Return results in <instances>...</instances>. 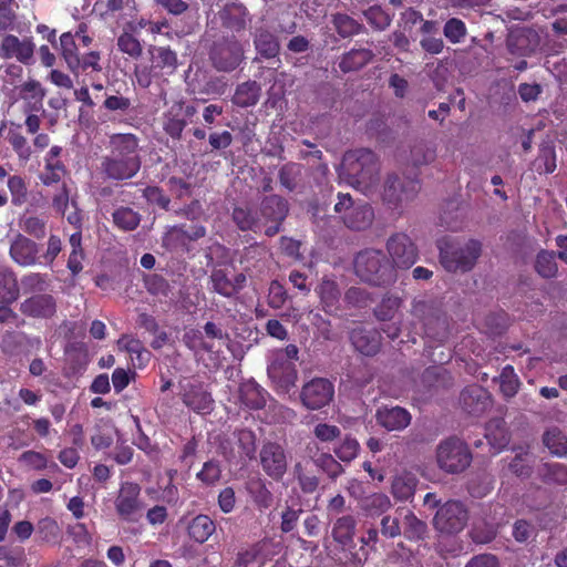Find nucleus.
<instances>
[{"label": "nucleus", "mask_w": 567, "mask_h": 567, "mask_svg": "<svg viewBox=\"0 0 567 567\" xmlns=\"http://www.w3.org/2000/svg\"><path fill=\"white\" fill-rule=\"evenodd\" d=\"M374 54L370 49H352L346 52L340 61L339 69L343 73L358 71L372 61Z\"/></svg>", "instance_id": "nucleus-42"}, {"label": "nucleus", "mask_w": 567, "mask_h": 567, "mask_svg": "<svg viewBox=\"0 0 567 567\" xmlns=\"http://www.w3.org/2000/svg\"><path fill=\"white\" fill-rule=\"evenodd\" d=\"M533 166L538 174H551L557 167L556 150L553 143L546 142L539 145L538 155Z\"/></svg>", "instance_id": "nucleus-45"}, {"label": "nucleus", "mask_w": 567, "mask_h": 567, "mask_svg": "<svg viewBox=\"0 0 567 567\" xmlns=\"http://www.w3.org/2000/svg\"><path fill=\"white\" fill-rule=\"evenodd\" d=\"M299 398L307 410H320L332 402L334 384L327 378H312L302 385Z\"/></svg>", "instance_id": "nucleus-13"}, {"label": "nucleus", "mask_w": 567, "mask_h": 567, "mask_svg": "<svg viewBox=\"0 0 567 567\" xmlns=\"http://www.w3.org/2000/svg\"><path fill=\"white\" fill-rule=\"evenodd\" d=\"M354 349L363 355L373 357L381 348V334L374 328L358 327L350 332Z\"/></svg>", "instance_id": "nucleus-23"}, {"label": "nucleus", "mask_w": 567, "mask_h": 567, "mask_svg": "<svg viewBox=\"0 0 567 567\" xmlns=\"http://www.w3.org/2000/svg\"><path fill=\"white\" fill-rule=\"evenodd\" d=\"M197 113L193 104H187L184 100H177L162 115V127L166 135L174 141L182 140L183 132Z\"/></svg>", "instance_id": "nucleus-12"}, {"label": "nucleus", "mask_w": 567, "mask_h": 567, "mask_svg": "<svg viewBox=\"0 0 567 567\" xmlns=\"http://www.w3.org/2000/svg\"><path fill=\"white\" fill-rule=\"evenodd\" d=\"M543 443L551 454L567 455V436L560 429L556 426L548 429L543 435Z\"/></svg>", "instance_id": "nucleus-53"}, {"label": "nucleus", "mask_w": 567, "mask_h": 567, "mask_svg": "<svg viewBox=\"0 0 567 567\" xmlns=\"http://www.w3.org/2000/svg\"><path fill=\"white\" fill-rule=\"evenodd\" d=\"M117 50L127 55L130 59L136 61L143 55V44L138 35L127 31L124 27L122 32L116 39Z\"/></svg>", "instance_id": "nucleus-46"}, {"label": "nucleus", "mask_w": 567, "mask_h": 567, "mask_svg": "<svg viewBox=\"0 0 567 567\" xmlns=\"http://www.w3.org/2000/svg\"><path fill=\"white\" fill-rule=\"evenodd\" d=\"M206 236L200 224H178L169 227L163 236V244L174 251L188 252L189 244Z\"/></svg>", "instance_id": "nucleus-14"}, {"label": "nucleus", "mask_w": 567, "mask_h": 567, "mask_svg": "<svg viewBox=\"0 0 567 567\" xmlns=\"http://www.w3.org/2000/svg\"><path fill=\"white\" fill-rule=\"evenodd\" d=\"M386 250L391 257V265L401 269L411 268L419 258L417 246L404 233L391 235L386 241Z\"/></svg>", "instance_id": "nucleus-15"}, {"label": "nucleus", "mask_w": 567, "mask_h": 567, "mask_svg": "<svg viewBox=\"0 0 567 567\" xmlns=\"http://www.w3.org/2000/svg\"><path fill=\"white\" fill-rule=\"evenodd\" d=\"M260 465L267 476L281 481L287 472L288 462L285 449L277 442H265L259 452Z\"/></svg>", "instance_id": "nucleus-17"}, {"label": "nucleus", "mask_w": 567, "mask_h": 567, "mask_svg": "<svg viewBox=\"0 0 567 567\" xmlns=\"http://www.w3.org/2000/svg\"><path fill=\"white\" fill-rule=\"evenodd\" d=\"M355 275L373 286H388L395 281L396 272L381 250L367 249L354 259Z\"/></svg>", "instance_id": "nucleus-3"}, {"label": "nucleus", "mask_w": 567, "mask_h": 567, "mask_svg": "<svg viewBox=\"0 0 567 567\" xmlns=\"http://www.w3.org/2000/svg\"><path fill=\"white\" fill-rule=\"evenodd\" d=\"M485 437L489 444L501 451L508 444V436L505 427L502 425L501 420L492 421L486 427Z\"/></svg>", "instance_id": "nucleus-58"}, {"label": "nucleus", "mask_w": 567, "mask_h": 567, "mask_svg": "<svg viewBox=\"0 0 567 567\" xmlns=\"http://www.w3.org/2000/svg\"><path fill=\"white\" fill-rule=\"evenodd\" d=\"M231 219L241 231L258 233L261 228V219L258 210L248 204L235 206L233 208Z\"/></svg>", "instance_id": "nucleus-34"}, {"label": "nucleus", "mask_w": 567, "mask_h": 567, "mask_svg": "<svg viewBox=\"0 0 567 567\" xmlns=\"http://www.w3.org/2000/svg\"><path fill=\"white\" fill-rule=\"evenodd\" d=\"M117 344L120 349L130 354L134 368L144 369L148 364L152 352L145 348L140 339L124 334L118 339Z\"/></svg>", "instance_id": "nucleus-30"}, {"label": "nucleus", "mask_w": 567, "mask_h": 567, "mask_svg": "<svg viewBox=\"0 0 567 567\" xmlns=\"http://www.w3.org/2000/svg\"><path fill=\"white\" fill-rule=\"evenodd\" d=\"M357 525L358 520L351 514L342 515L333 522L331 537L342 549L354 548Z\"/></svg>", "instance_id": "nucleus-26"}, {"label": "nucleus", "mask_w": 567, "mask_h": 567, "mask_svg": "<svg viewBox=\"0 0 567 567\" xmlns=\"http://www.w3.org/2000/svg\"><path fill=\"white\" fill-rule=\"evenodd\" d=\"M417 484L415 473L403 470L392 477L390 492L395 501L410 502L415 495Z\"/></svg>", "instance_id": "nucleus-27"}, {"label": "nucleus", "mask_w": 567, "mask_h": 567, "mask_svg": "<svg viewBox=\"0 0 567 567\" xmlns=\"http://www.w3.org/2000/svg\"><path fill=\"white\" fill-rule=\"evenodd\" d=\"M233 437L238 449V457L241 461H251L256 457L257 437L252 430L247 427L236 429Z\"/></svg>", "instance_id": "nucleus-41"}, {"label": "nucleus", "mask_w": 567, "mask_h": 567, "mask_svg": "<svg viewBox=\"0 0 567 567\" xmlns=\"http://www.w3.org/2000/svg\"><path fill=\"white\" fill-rule=\"evenodd\" d=\"M460 402L466 413L480 415L488 408L489 395L483 388L471 385L461 392Z\"/></svg>", "instance_id": "nucleus-28"}, {"label": "nucleus", "mask_w": 567, "mask_h": 567, "mask_svg": "<svg viewBox=\"0 0 567 567\" xmlns=\"http://www.w3.org/2000/svg\"><path fill=\"white\" fill-rule=\"evenodd\" d=\"M8 188L11 194V203L14 206L23 205L28 199V187L23 177L12 175L8 178Z\"/></svg>", "instance_id": "nucleus-62"}, {"label": "nucleus", "mask_w": 567, "mask_h": 567, "mask_svg": "<svg viewBox=\"0 0 567 567\" xmlns=\"http://www.w3.org/2000/svg\"><path fill=\"white\" fill-rule=\"evenodd\" d=\"M282 359H272L268 365V375L279 391L289 392L297 381L295 363H287Z\"/></svg>", "instance_id": "nucleus-24"}, {"label": "nucleus", "mask_w": 567, "mask_h": 567, "mask_svg": "<svg viewBox=\"0 0 567 567\" xmlns=\"http://www.w3.org/2000/svg\"><path fill=\"white\" fill-rule=\"evenodd\" d=\"M181 399L183 403L197 414H210L214 410V399L202 381L188 380L181 383Z\"/></svg>", "instance_id": "nucleus-16"}, {"label": "nucleus", "mask_w": 567, "mask_h": 567, "mask_svg": "<svg viewBox=\"0 0 567 567\" xmlns=\"http://www.w3.org/2000/svg\"><path fill=\"white\" fill-rule=\"evenodd\" d=\"M50 280L47 274L29 272L21 278L22 291L24 295H38L45 291Z\"/></svg>", "instance_id": "nucleus-54"}, {"label": "nucleus", "mask_w": 567, "mask_h": 567, "mask_svg": "<svg viewBox=\"0 0 567 567\" xmlns=\"http://www.w3.org/2000/svg\"><path fill=\"white\" fill-rule=\"evenodd\" d=\"M60 52L68 68H70L72 64L78 65V45L71 32H64L60 35Z\"/></svg>", "instance_id": "nucleus-59"}, {"label": "nucleus", "mask_w": 567, "mask_h": 567, "mask_svg": "<svg viewBox=\"0 0 567 567\" xmlns=\"http://www.w3.org/2000/svg\"><path fill=\"white\" fill-rule=\"evenodd\" d=\"M392 507L391 499L384 493H373L360 502L361 511L369 517H378Z\"/></svg>", "instance_id": "nucleus-44"}, {"label": "nucleus", "mask_w": 567, "mask_h": 567, "mask_svg": "<svg viewBox=\"0 0 567 567\" xmlns=\"http://www.w3.org/2000/svg\"><path fill=\"white\" fill-rule=\"evenodd\" d=\"M66 173L65 165L62 162H49L44 164V169L39 178L45 186L59 184Z\"/></svg>", "instance_id": "nucleus-61"}, {"label": "nucleus", "mask_w": 567, "mask_h": 567, "mask_svg": "<svg viewBox=\"0 0 567 567\" xmlns=\"http://www.w3.org/2000/svg\"><path fill=\"white\" fill-rule=\"evenodd\" d=\"M443 33L451 43L456 44L464 40L467 29L461 19L451 18L445 22Z\"/></svg>", "instance_id": "nucleus-63"}, {"label": "nucleus", "mask_w": 567, "mask_h": 567, "mask_svg": "<svg viewBox=\"0 0 567 567\" xmlns=\"http://www.w3.org/2000/svg\"><path fill=\"white\" fill-rule=\"evenodd\" d=\"M255 49L265 59L278 55L280 44L278 38L267 28H257L254 35Z\"/></svg>", "instance_id": "nucleus-40"}, {"label": "nucleus", "mask_w": 567, "mask_h": 567, "mask_svg": "<svg viewBox=\"0 0 567 567\" xmlns=\"http://www.w3.org/2000/svg\"><path fill=\"white\" fill-rule=\"evenodd\" d=\"M377 424L388 432L403 431L411 424V413L399 405H381L375 411Z\"/></svg>", "instance_id": "nucleus-21"}, {"label": "nucleus", "mask_w": 567, "mask_h": 567, "mask_svg": "<svg viewBox=\"0 0 567 567\" xmlns=\"http://www.w3.org/2000/svg\"><path fill=\"white\" fill-rule=\"evenodd\" d=\"M39 245L29 237L18 234L10 244L9 255L20 267L40 264Z\"/></svg>", "instance_id": "nucleus-22"}, {"label": "nucleus", "mask_w": 567, "mask_h": 567, "mask_svg": "<svg viewBox=\"0 0 567 567\" xmlns=\"http://www.w3.org/2000/svg\"><path fill=\"white\" fill-rule=\"evenodd\" d=\"M539 477L547 485H567V465L558 462L545 463Z\"/></svg>", "instance_id": "nucleus-49"}, {"label": "nucleus", "mask_w": 567, "mask_h": 567, "mask_svg": "<svg viewBox=\"0 0 567 567\" xmlns=\"http://www.w3.org/2000/svg\"><path fill=\"white\" fill-rule=\"evenodd\" d=\"M186 529L192 540L204 544L216 532V524L208 515L198 514L189 520Z\"/></svg>", "instance_id": "nucleus-38"}, {"label": "nucleus", "mask_w": 567, "mask_h": 567, "mask_svg": "<svg viewBox=\"0 0 567 567\" xmlns=\"http://www.w3.org/2000/svg\"><path fill=\"white\" fill-rule=\"evenodd\" d=\"M20 297L17 274L9 267H0V303L12 305Z\"/></svg>", "instance_id": "nucleus-36"}, {"label": "nucleus", "mask_w": 567, "mask_h": 567, "mask_svg": "<svg viewBox=\"0 0 567 567\" xmlns=\"http://www.w3.org/2000/svg\"><path fill=\"white\" fill-rule=\"evenodd\" d=\"M151 54V62L153 68L157 70V72H162L165 74H172L175 72L177 68V53L172 50L169 47H155L152 45L148 49Z\"/></svg>", "instance_id": "nucleus-35"}, {"label": "nucleus", "mask_w": 567, "mask_h": 567, "mask_svg": "<svg viewBox=\"0 0 567 567\" xmlns=\"http://www.w3.org/2000/svg\"><path fill=\"white\" fill-rule=\"evenodd\" d=\"M35 533L41 542L51 545L59 544L62 537V530L58 522L49 516L38 522Z\"/></svg>", "instance_id": "nucleus-50"}, {"label": "nucleus", "mask_w": 567, "mask_h": 567, "mask_svg": "<svg viewBox=\"0 0 567 567\" xmlns=\"http://www.w3.org/2000/svg\"><path fill=\"white\" fill-rule=\"evenodd\" d=\"M142 220L138 212L127 206H120L112 213L113 225L122 231L135 230Z\"/></svg>", "instance_id": "nucleus-43"}, {"label": "nucleus", "mask_w": 567, "mask_h": 567, "mask_svg": "<svg viewBox=\"0 0 567 567\" xmlns=\"http://www.w3.org/2000/svg\"><path fill=\"white\" fill-rule=\"evenodd\" d=\"M239 399L249 410H261L267 403V392L256 382L248 381L240 385Z\"/></svg>", "instance_id": "nucleus-37"}, {"label": "nucleus", "mask_w": 567, "mask_h": 567, "mask_svg": "<svg viewBox=\"0 0 567 567\" xmlns=\"http://www.w3.org/2000/svg\"><path fill=\"white\" fill-rule=\"evenodd\" d=\"M440 261L444 269L451 272L470 271L481 256L482 245L471 239L464 245L444 239L440 241Z\"/></svg>", "instance_id": "nucleus-5"}, {"label": "nucleus", "mask_w": 567, "mask_h": 567, "mask_svg": "<svg viewBox=\"0 0 567 567\" xmlns=\"http://www.w3.org/2000/svg\"><path fill=\"white\" fill-rule=\"evenodd\" d=\"M360 451V444L357 439L347 435L340 444L334 446L333 452L336 456L344 463L353 461Z\"/></svg>", "instance_id": "nucleus-60"}, {"label": "nucleus", "mask_w": 567, "mask_h": 567, "mask_svg": "<svg viewBox=\"0 0 567 567\" xmlns=\"http://www.w3.org/2000/svg\"><path fill=\"white\" fill-rule=\"evenodd\" d=\"M538 45V37L532 31H519L507 39V50L517 56L532 55Z\"/></svg>", "instance_id": "nucleus-32"}, {"label": "nucleus", "mask_w": 567, "mask_h": 567, "mask_svg": "<svg viewBox=\"0 0 567 567\" xmlns=\"http://www.w3.org/2000/svg\"><path fill=\"white\" fill-rule=\"evenodd\" d=\"M260 85L256 81L239 84L235 91L233 102L240 107L254 106L260 97Z\"/></svg>", "instance_id": "nucleus-47"}, {"label": "nucleus", "mask_w": 567, "mask_h": 567, "mask_svg": "<svg viewBox=\"0 0 567 567\" xmlns=\"http://www.w3.org/2000/svg\"><path fill=\"white\" fill-rule=\"evenodd\" d=\"M110 154L101 161L105 178L116 182L133 178L141 169L138 138L132 133H117L110 137Z\"/></svg>", "instance_id": "nucleus-1"}, {"label": "nucleus", "mask_w": 567, "mask_h": 567, "mask_svg": "<svg viewBox=\"0 0 567 567\" xmlns=\"http://www.w3.org/2000/svg\"><path fill=\"white\" fill-rule=\"evenodd\" d=\"M35 45L31 38L20 40L17 35L6 34L0 42V58L16 59L24 65L33 63Z\"/></svg>", "instance_id": "nucleus-19"}, {"label": "nucleus", "mask_w": 567, "mask_h": 567, "mask_svg": "<svg viewBox=\"0 0 567 567\" xmlns=\"http://www.w3.org/2000/svg\"><path fill=\"white\" fill-rule=\"evenodd\" d=\"M468 520V511L461 501L450 499L440 506L433 518L436 530L443 534L462 532Z\"/></svg>", "instance_id": "nucleus-10"}, {"label": "nucleus", "mask_w": 567, "mask_h": 567, "mask_svg": "<svg viewBox=\"0 0 567 567\" xmlns=\"http://www.w3.org/2000/svg\"><path fill=\"white\" fill-rule=\"evenodd\" d=\"M520 381L512 365L507 364L502 369L499 375L501 392L506 398H513L517 393Z\"/></svg>", "instance_id": "nucleus-57"}, {"label": "nucleus", "mask_w": 567, "mask_h": 567, "mask_svg": "<svg viewBox=\"0 0 567 567\" xmlns=\"http://www.w3.org/2000/svg\"><path fill=\"white\" fill-rule=\"evenodd\" d=\"M217 16L221 27L233 34L246 31L252 21L248 8L238 0H229L224 3Z\"/></svg>", "instance_id": "nucleus-18"}, {"label": "nucleus", "mask_w": 567, "mask_h": 567, "mask_svg": "<svg viewBox=\"0 0 567 567\" xmlns=\"http://www.w3.org/2000/svg\"><path fill=\"white\" fill-rule=\"evenodd\" d=\"M56 300L50 293H38L25 298L19 306V311L33 319H51L56 313Z\"/></svg>", "instance_id": "nucleus-20"}, {"label": "nucleus", "mask_w": 567, "mask_h": 567, "mask_svg": "<svg viewBox=\"0 0 567 567\" xmlns=\"http://www.w3.org/2000/svg\"><path fill=\"white\" fill-rule=\"evenodd\" d=\"M244 59V45L235 34L216 37L208 47V60L218 72L235 71Z\"/></svg>", "instance_id": "nucleus-6"}, {"label": "nucleus", "mask_w": 567, "mask_h": 567, "mask_svg": "<svg viewBox=\"0 0 567 567\" xmlns=\"http://www.w3.org/2000/svg\"><path fill=\"white\" fill-rule=\"evenodd\" d=\"M258 213L261 226L268 225L265 235L272 237L280 231L281 225L289 213L288 200L276 194L265 196L260 202Z\"/></svg>", "instance_id": "nucleus-11"}, {"label": "nucleus", "mask_w": 567, "mask_h": 567, "mask_svg": "<svg viewBox=\"0 0 567 567\" xmlns=\"http://www.w3.org/2000/svg\"><path fill=\"white\" fill-rule=\"evenodd\" d=\"M301 169L302 166L293 162L282 165L278 173L280 185L288 192H293L301 178Z\"/></svg>", "instance_id": "nucleus-55"}, {"label": "nucleus", "mask_w": 567, "mask_h": 567, "mask_svg": "<svg viewBox=\"0 0 567 567\" xmlns=\"http://www.w3.org/2000/svg\"><path fill=\"white\" fill-rule=\"evenodd\" d=\"M472 452L465 441L450 436L436 447L437 466L447 474L463 473L472 463Z\"/></svg>", "instance_id": "nucleus-7"}, {"label": "nucleus", "mask_w": 567, "mask_h": 567, "mask_svg": "<svg viewBox=\"0 0 567 567\" xmlns=\"http://www.w3.org/2000/svg\"><path fill=\"white\" fill-rule=\"evenodd\" d=\"M315 464L332 480L343 473L342 465L329 453L319 454L315 458Z\"/></svg>", "instance_id": "nucleus-64"}, {"label": "nucleus", "mask_w": 567, "mask_h": 567, "mask_svg": "<svg viewBox=\"0 0 567 567\" xmlns=\"http://www.w3.org/2000/svg\"><path fill=\"white\" fill-rule=\"evenodd\" d=\"M410 312L421 324L424 337L437 342L447 338V319L440 301L413 299Z\"/></svg>", "instance_id": "nucleus-4"}, {"label": "nucleus", "mask_w": 567, "mask_h": 567, "mask_svg": "<svg viewBox=\"0 0 567 567\" xmlns=\"http://www.w3.org/2000/svg\"><path fill=\"white\" fill-rule=\"evenodd\" d=\"M248 495L259 509H267L272 505L274 496L267 483L259 476L250 477L245 484Z\"/></svg>", "instance_id": "nucleus-39"}, {"label": "nucleus", "mask_w": 567, "mask_h": 567, "mask_svg": "<svg viewBox=\"0 0 567 567\" xmlns=\"http://www.w3.org/2000/svg\"><path fill=\"white\" fill-rule=\"evenodd\" d=\"M396 514L402 519V535L411 542L424 539L427 533V525L425 522L416 517V515L405 508H398Z\"/></svg>", "instance_id": "nucleus-33"}, {"label": "nucleus", "mask_w": 567, "mask_h": 567, "mask_svg": "<svg viewBox=\"0 0 567 567\" xmlns=\"http://www.w3.org/2000/svg\"><path fill=\"white\" fill-rule=\"evenodd\" d=\"M342 168L348 183L364 194L370 193L379 183V159L375 153L369 148L346 153Z\"/></svg>", "instance_id": "nucleus-2"}, {"label": "nucleus", "mask_w": 567, "mask_h": 567, "mask_svg": "<svg viewBox=\"0 0 567 567\" xmlns=\"http://www.w3.org/2000/svg\"><path fill=\"white\" fill-rule=\"evenodd\" d=\"M246 280V276L241 272L229 278L224 269H214L210 275L214 292L226 298L237 295L245 287Z\"/></svg>", "instance_id": "nucleus-25"}, {"label": "nucleus", "mask_w": 567, "mask_h": 567, "mask_svg": "<svg viewBox=\"0 0 567 567\" xmlns=\"http://www.w3.org/2000/svg\"><path fill=\"white\" fill-rule=\"evenodd\" d=\"M344 225L353 230H364L372 224L374 212L368 203H355V205L342 216Z\"/></svg>", "instance_id": "nucleus-31"}, {"label": "nucleus", "mask_w": 567, "mask_h": 567, "mask_svg": "<svg viewBox=\"0 0 567 567\" xmlns=\"http://www.w3.org/2000/svg\"><path fill=\"white\" fill-rule=\"evenodd\" d=\"M332 23L341 38L359 34L362 30V24L346 13H336L332 17Z\"/></svg>", "instance_id": "nucleus-56"}, {"label": "nucleus", "mask_w": 567, "mask_h": 567, "mask_svg": "<svg viewBox=\"0 0 567 567\" xmlns=\"http://www.w3.org/2000/svg\"><path fill=\"white\" fill-rule=\"evenodd\" d=\"M402 303L403 300L401 297L388 292L383 296L381 302L375 307L374 316L378 320L390 321L394 318Z\"/></svg>", "instance_id": "nucleus-52"}, {"label": "nucleus", "mask_w": 567, "mask_h": 567, "mask_svg": "<svg viewBox=\"0 0 567 567\" xmlns=\"http://www.w3.org/2000/svg\"><path fill=\"white\" fill-rule=\"evenodd\" d=\"M421 188L417 178L400 177L396 174L386 176L382 198L391 209L402 208L404 204L413 200Z\"/></svg>", "instance_id": "nucleus-8"}, {"label": "nucleus", "mask_w": 567, "mask_h": 567, "mask_svg": "<svg viewBox=\"0 0 567 567\" xmlns=\"http://www.w3.org/2000/svg\"><path fill=\"white\" fill-rule=\"evenodd\" d=\"M101 54L97 51H91L89 53L83 54L82 56L79 55V63L78 65H71L69 69L74 75H79L80 73H84L89 76H91V80H93L92 74H99L102 71V65L100 63Z\"/></svg>", "instance_id": "nucleus-51"}, {"label": "nucleus", "mask_w": 567, "mask_h": 567, "mask_svg": "<svg viewBox=\"0 0 567 567\" xmlns=\"http://www.w3.org/2000/svg\"><path fill=\"white\" fill-rule=\"evenodd\" d=\"M315 291L326 313L332 315L340 309L341 290L336 280L323 277Z\"/></svg>", "instance_id": "nucleus-29"}, {"label": "nucleus", "mask_w": 567, "mask_h": 567, "mask_svg": "<svg viewBox=\"0 0 567 567\" xmlns=\"http://www.w3.org/2000/svg\"><path fill=\"white\" fill-rule=\"evenodd\" d=\"M118 518L126 523H137L143 516L145 504L141 498V486L134 482H123L114 499Z\"/></svg>", "instance_id": "nucleus-9"}, {"label": "nucleus", "mask_w": 567, "mask_h": 567, "mask_svg": "<svg viewBox=\"0 0 567 567\" xmlns=\"http://www.w3.org/2000/svg\"><path fill=\"white\" fill-rule=\"evenodd\" d=\"M535 271L545 279L556 277L558 265L556 261V252L553 250L542 249L535 258Z\"/></svg>", "instance_id": "nucleus-48"}]
</instances>
